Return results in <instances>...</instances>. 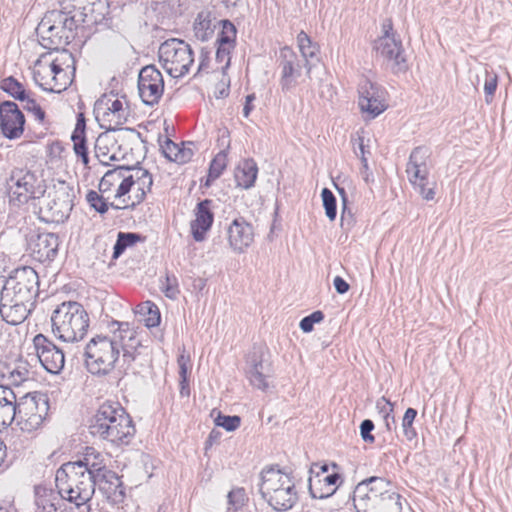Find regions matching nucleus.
Masks as SVG:
<instances>
[{
    "label": "nucleus",
    "instance_id": "obj_1",
    "mask_svg": "<svg viewBox=\"0 0 512 512\" xmlns=\"http://www.w3.org/2000/svg\"><path fill=\"white\" fill-rule=\"evenodd\" d=\"M141 341L137 331L126 322L114 321L107 334H98L90 339L85 347V363L88 371L94 375L112 373L123 358L132 361L139 354Z\"/></svg>",
    "mask_w": 512,
    "mask_h": 512
},
{
    "label": "nucleus",
    "instance_id": "obj_2",
    "mask_svg": "<svg viewBox=\"0 0 512 512\" xmlns=\"http://www.w3.org/2000/svg\"><path fill=\"white\" fill-rule=\"evenodd\" d=\"M31 71L33 81L43 91L61 93L74 81L76 61L67 49L47 51L34 61Z\"/></svg>",
    "mask_w": 512,
    "mask_h": 512
},
{
    "label": "nucleus",
    "instance_id": "obj_3",
    "mask_svg": "<svg viewBox=\"0 0 512 512\" xmlns=\"http://www.w3.org/2000/svg\"><path fill=\"white\" fill-rule=\"evenodd\" d=\"M90 431L112 443L129 444L135 435V426L128 413L119 403L104 402L97 409Z\"/></svg>",
    "mask_w": 512,
    "mask_h": 512
},
{
    "label": "nucleus",
    "instance_id": "obj_4",
    "mask_svg": "<svg viewBox=\"0 0 512 512\" xmlns=\"http://www.w3.org/2000/svg\"><path fill=\"white\" fill-rule=\"evenodd\" d=\"M357 512H402L400 495L383 478H371L360 483L353 494Z\"/></svg>",
    "mask_w": 512,
    "mask_h": 512
},
{
    "label": "nucleus",
    "instance_id": "obj_5",
    "mask_svg": "<svg viewBox=\"0 0 512 512\" xmlns=\"http://www.w3.org/2000/svg\"><path fill=\"white\" fill-rule=\"evenodd\" d=\"M79 27L71 11H48L37 28L39 43L49 51H61L76 39Z\"/></svg>",
    "mask_w": 512,
    "mask_h": 512
},
{
    "label": "nucleus",
    "instance_id": "obj_6",
    "mask_svg": "<svg viewBox=\"0 0 512 512\" xmlns=\"http://www.w3.org/2000/svg\"><path fill=\"white\" fill-rule=\"evenodd\" d=\"M96 481L91 472L78 462L64 463L56 473V486L63 499L81 507L95 492Z\"/></svg>",
    "mask_w": 512,
    "mask_h": 512
},
{
    "label": "nucleus",
    "instance_id": "obj_7",
    "mask_svg": "<svg viewBox=\"0 0 512 512\" xmlns=\"http://www.w3.org/2000/svg\"><path fill=\"white\" fill-rule=\"evenodd\" d=\"M52 333L60 341H81L90 326V317L84 306L75 301L63 302L51 316Z\"/></svg>",
    "mask_w": 512,
    "mask_h": 512
},
{
    "label": "nucleus",
    "instance_id": "obj_8",
    "mask_svg": "<svg viewBox=\"0 0 512 512\" xmlns=\"http://www.w3.org/2000/svg\"><path fill=\"white\" fill-rule=\"evenodd\" d=\"M4 194L12 207L40 199L46 192L45 180L26 166L13 167L4 183Z\"/></svg>",
    "mask_w": 512,
    "mask_h": 512
},
{
    "label": "nucleus",
    "instance_id": "obj_9",
    "mask_svg": "<svg viewBox=\"0 0 512 512\" xmlns=\"http://www.w3.org/2000/svg\"><path fill=\"white\" fill-rule=\"evenodd\" d=\"M260 493L277 511H287L297 502L298 492L293 477L280 469L268 468L262 472Z\"/></svg>",
    "mask_w": 512,
    "mask_h": 512
},
{
    "label": "nucleus",
    "instance_id": "obj_10",
    "mask_svg": "<svg viewBox=\"0 0 512 512\" xmlns=\"http://www.w3.org/2000/svg\"><path fill=\"white\" fill-rule=\"evenodd\" d=\"M95 141V154L102 163L128 158L140 133L134 128H104Z\"/></svg>",
    "mask_w": 512,
    "mask_h": 512
},
{
    "label": "nucleus",
    "instance_id": "obj_11",
    "mask_svg": "<svg viewBox=\"0 0 512 512\" xmlns=\"http://www.w3.org/2000/svg\"><path fill=\"white\" fill-rule=\"evenodd\" d=\"M95 119L101 128H124L132 115L126 95L108 92L101 95L94 105Z\"/></svg>",
    "mask_w": 512,
    "mask_h": 512
},
{
    "label": "nucleus",
    "instance_id": "obj_12",
    "mask_svg": "<svg viewBox=\"0 0 512 512\" xmlns=\"http://www.w3.org/2000/svg\"><path fill=\"white\" fill-rule=\"evenodd\" d=\"M162 68L173 78L187 75L194 66V52L184 40L171 38L164 41L158 50Z\"/></svg>",
    "mask_w": 512,
    "mask_h": 512
},
{
    "label": "nucleus",
    "instance_id": "obj_13",
    "mask_svg": "<svg viewBox=\"0 0 512 512\" xmlns=\"http://www.w3.org/2000/svg\"><path fill=\"white\" fill-rule=\"evenodd\" d=\"M48 399L39 393H28L16 401L15 419L22 431L33 432L41 428L48 416Z\"/></svg>",
    "mask_w": 512,
    "mask_h": 512
},
{
    "label": "nucleus",
    "instance_id": "obj_14",
    "mask_svg": "<svg viewBox=\"0 0 512 512\" xmlns=\"http://www.w3.org/2000/svg\"><path fill=\"white\" fill-rule=\"evenodd\" d=\"M427 158V150L421 147L414 149L410 155L406 172L410 184L422 199L434 201L436 198L437 182L429 178Z\"/></svg>",
    "mask_w": 512,
    "mask_h": 512
},
{
    "label": "nucleus",
    "instance_id": "obj_15",
    "mask_svg": "<svg viewBox=\"0 0 512 512\" xmlns=\"http://www.w3.org/2000/svg\"><path fill=\"white\" fill-rule=\"evenodd\" d=\"M122 209H134L143 203L152 191V174L142 167L127 168Z\"/></svg>",
    "mask_w": 512,
    "mask_h": 512
},
{
    "label": "nucleus",
    "instance_id": "obj_16",
    "mask_svg": "<svg viewBox=\"0 0 512 512\" xmlns=\"http://www.w3.org/2000/svg\"><path fill=\"white\" fill-rule=\"evenodd\" d=\"M340 483L335 465L315 463L310 469L309 491L314 498L323 499L334 494Z\"/></svg>",
    "mask_w": 512,
    "mask_h": 512
},
{
    "label": "nucleus",
    "instance_id": "obj_17",
    "mask_svg": "<svg viewBox=\"0 0 512 512\" xmlns=\"http://www.w3.org/2000/svg\"><path fill=\"white\" fill-rule=\"evenodd\" d=\"M38 284V274L32 267L17 268L4 287L3 298L14 297L19 301L30 302Z\"/></svg>",
    "mask_w": 512,
    "mask_h": 512
},
{
    "label": "nucleus",
    "instance_id": "obj_18",
    "mask_svg": "<svg viewBox=\"0 0 512 512\" xmlns=\"http://www.w3.org/2000/svg\"><path fill=\"white\" fill-rule=\"evenodd\" d=\"M127 168L125 166H118L109 169L100 179L98 189L100 193L107 196L111 207L115 209H122V196L125 192V183Z\"/></svg>",
    "mask_w": 512,
    "mask_h": 512
},
{
    "label": "nucleus",
    "instance_id": "obj_19",
    "mask_svg": "<svg viewBox=\"0 0 512 512\" xmlns=\"http://www.w3.org/2000/svg\"><path fill=\"white\" fill-rule=\"evenodd\" d=\"M26 117L13 101L0 103V132L9 139H19L25 132Z\"/></svg>",
    "mask_w": 512,
    "mask_h": 512
},
{
    "label": "nucleus",
    "instance_id": "obj_20",
    "mask_svg": "<svg viewBox=\"0 0 512 512\" xmlns=\"http://www.w3.org/2000/svg\"><path fill=\"white\" fill-rule=\"evenodd\" d=\"M139 95L148 105L159 102L164 92L162 73L154 66L148 65L141 69L138 77Z\"/></svg>",
    "mask_w": 512,
    "mask_h": 512
},
{
    "label": "nucleus",
    "instance_id": "obj_21",
    "mask_svg": "<svg viewBox=\"0 0 512 512\" xmlns=\"http://www.w3.org/2000/svg\"><path fill=\"white\" fill-rule=\"evenodd\" d=\"M358 105L361 113L367 118H376L388 108L386 92L365 81L359 89Z\"/></svg>",
    "mask_w": 512,
    "mask_h": 512
},
{
    "label": "nucleus",
    "instance_id": "obj_22",
    "mask_svg": "<svg viewBox=\"0 0 512 512\" xmlns=\"http://www.w3.org/2000/svg\"><path fill=\"white\" fill-rule=\"evenodd\" d=\"M36 354L43 367L50 373H59L65 364L64 353L45 335L37 334L33 339Z\"/></svg>",
    "mask_w": 512,
    "mask_h": 512
},
{
    "label": "nucleus",
    "instance_id": "obj_23",
    "mask_svg": "<svg viewBox=\"0 0 512 512\" xmlns=\"http://www.w3.org/2000/svg\"><path fill=\"white\" fill-rule=\"evenodd\" d=\"M95 481L106 501L118 509H123L126 495L121 478L114 471L104 470Z\"/></svg>",
    "mask_w": 512,
    "mask_h": 512
},
{
    "label": "nucleus",
    "instance_id": "obj_24",
    "mask_svg": "<svg viewBox=\"0 0 512 512\" xmlns=\"http://www.w3.org/2000/svg\"><path fill=\"white\" fill-rule=\"evenodd\" d=\"M281 73L279 83L282 91H290L299 84L301 77V65L296 53L290 47H283L280 50Z\"/></svg>",
    "mask_w": 512,
    "mask_h": 512
},
{
    "label": "nucleus",
    "instance_id": "obj_25",
    "mask_svg": "<svg viewBox=\"0 0 512 512\" xmlns=\"http://www.w3.org/2000/svg\"><path fill=\"white\" fill-rule=\"evenodd\" d=\"M254 228L244 218L232 221L227 229V241L235 252H245L254 242Z\"/></svg>",
    "mask_w": 512,
    "mask_h": 512
},
{
    "label": "nucleus",
    "instance_id": "obj_26",
    "mask_svg": "<svg viewBox=\"0 0 512 512\" xmlns=\"http://www.w3.org/2000/svg\"><path fill=\"white\" fill-rule=\"evenodd\" d=\"M59 239L54 233H39L29 242L32 258L40 263L52 261L58 252Z\"/></svg>",
    "mask_w": 512,
    "mask_h": 512
},
{
    "label": "nucleus",
    "instance_id": "obj_27",
    "mask_svg": "<svg viewBox=\"0 0 512 512\" xmlns=\"http://www.w3.org/2000/svg\"><path fill=\"white\" fill-rule=\"evenodd\" d=\"M86 130V117L84 113L79 112L76 116L75 127L71 133L72 149L77 162H80L85 170H89L90 156Z\"/></svg>",
    "mask_w": 512,
    "mask_h": 512
},
{
    "label": "nucleus",
    "instance_id": "obj_28",
    "mask_svg": "<svg viewBox=\"0 0 512 512\" xmlns=\"http://www.w3.org/2000/svg\"><path fill=\"white\" fill-rule=\"evenodd\" d=\"M375 56L391 66H399L405 62L403 47L395 37L380 36L373 44Z\"/></svg>",
    "mask_w": 512,
    "mask_h": 512
},
{
    "label": "nucleus",
    "instance_id": "obj_29",
    "mask_svg": "<svg viewBox=\"0 0 512 512\" xmlns=\"http://www.w3.org/2000/svg\"><path fill=\"white\" fill-rule=\"evenodd\" d=\"M214 221L212 201L205 199L199 202L194 210V219L190 223L191 234L195 241H203Z\"/></svg>",
    "mask_w": 512,
    "mask_h": 512
},
{
    "label": "nucleus",
    "instance_id": "obj_30",
    "mask_svg": "<svg viewBox=\"0 0 512 512\" xmlns=\"http://www.w3.org/2000/svg\"><path fill=\"white\" fill-rule=\"evenodd\" d=\"M220 25L221 30L216 40V57L220 62H226V64H228L231 59V53L236 46L237 29L229 20H222Z\"/></svg>",
    "mask_w": 512,
    "mask_h": 512
},
{
    "label": "nucleus",
    "instance_id": "obj_31",
    "mask_svg": "<svg viewBox=\"0 0 512 512\" xmlns=\"http://www.w3.org/2000/svg\"><path fill=\"white\" fill-rule=\"evenodd\" d=\"M28 301H19L14 297L3 298L1 296L0 314L5 322L11 325L22 323L27 315Z\"/></svg>",
    "mask_w": 512,
    "mask_h": 512
},
{
    "label": "nucleus",
    "instance_id": "obj_32",
    "mask_svg": "<svg viewBox=\"0 0 512 512\" xmlns=\"http://www.w3.org/2000/svg\"><path fill=\"white\" fill-rule=\"evenodd\" d=\"M160 146L165 157L178 164L188 163L194 155L190 146H186L184 143H175L169 138H165Z\"/></svg>",
    "mask_w": 512,
    "mask_h": 512
},
{
    "label": "nucleus",
    "instance_id": "obj_33",
    "mask_svg": "<svg viewBox=\"0 0 512 512\" xmlns=\"http://www.w3.org/2000/svg\"><path fill=\"white\" fill-rule=\"evenodd\" d=\"M16 415V396L10 388L0 386V430L9 426Z\"/></svg>",
    "mask_w": 512,
    "mask_h": 512
},
{
    "label": "nucleus",
    "instance_id": "obj_34",
    "mask_svg": "<svg viewBox=\"0 0 512 512\" xmlns=\"http://www.w3.org/2000/svg\"><path fill=\"white\" fill-rule=\"evenodd\" d=\"M258 168L254 160L245 159L235 169V180L239 187L250 188L257 178Z\"/></svg>",
    "mask_w": 512,
    "mask_h": 512
},
{
    "label": "nucleus",
    "instance_id": "obj_35",
    "mask_svg": "<svg viewBox=\"0 0 512 512\" xmlns=\"http://www.w3.org/2000/svg\"><path fill=\"white\" fill-rule=\"evenodd\" d=\"M134 312L146 327L154 328L160 325L161 313L154 302L150 300L141 302L136 306Z\"/></svg>",
    "mask_w": 512,
    "mask_h": 512
},
{
    "label": "nucleus",
    "instance_id": "obj_36",
    "mask_svg": "<svg viewBox=\"0 0 512 512\" xmlns=\"http://www.w3.org/2000/svg\"><path fill=\"white\" fill-rule=\"evenodd\" d=\"M53 204L58 208V212L61 213V218L71 210L73 206V190L66 182H60L58 186H55Z\"/></svg>",
    "mask_w": 512,
    "mask_h": 512
},
{
    "label": "nucleus",
    "instance_id": "obj_37",
    "mask_svg": "<svg viewBox=\"0 0 512 512\" xmlns=\"http://www.w3.org/2000/svg\"><path fill=\"white\" fill-rule=\"evenodd\" d=\"M77 462L89 470L94 478H97L99 474L107 470L105 468L103 455L93 447H87L83 455V460Z\"/></svg>",
    "mask_w": 512,
    "mask_h": 512
},
{
    "label": "nucleus",
    "instance_id": "obj_38",
    "mask_svg": "<svg viewBox=\"0 0 512 512\" xmlns=\"http://www.w3.org/2000/svg\"><path fill=\"white\" fill-rule=\"evenodd\" d=\"M227 165L228 152L226 150H222L219 153H217L211 160L204 185L206 187L211 186L212 183L223 174V172L227 168Z\"/></svg>",
    "mask_w": 512,
    "mask_h": 512
},
{
    "label": "nucleus",
    "instance_id": "obj_39",
    "mask_svg": "<svg viewBox=\"0 0 512 512\" xmlns=\"http://www.w3.org/2000/svg\"><path fill=\"white\" fill-rule=\"evenodd\" d=\"M193 30L195 36L201 41H206L213 35L212 16L209 11H201L197 14Z\"/></svg>",
    "mask_w": 512,
    "mask_h": 512
},
{
    "label": "nucleus",
    "instance_id": "obj_40",
    "mask_svg": "<svg viewBox=\"0 0 512 512\" xmlns=\"http://www.w3.org/2000/svg\"><path fill=\"white\" fill-rule=\"evenodd\" d=\"M145 237L131 232H119L114 245L113 258L117 259L129 248L135 247L138 243L144 242Z\"/></svg>",
    "mask_w": 512,
    "mask_h": 512
},
{
    "label": "nucleus",
    "instance_id": "obj_41",
    "mask_svg": "<svg viewBox=\"0 0 512 512\" xmlns=\"http://www.w3.org/2000/svg\"><path fill=\"white\" fill-rule=\"evenodd\" d=\"M0 88L20 102L27 99V96L31 93L23 83L12 76L4 78L0 83Z\"/></svg>",
    "mask_w": 512,
    "mask_h": 512
},
{
    "label": "nucleus",
    "instance_id": "obj_42",
    "mask_svg": "<svg viewBox=\"0 0 512 512\" xmlns=\"http://www.w3.org/2000/svg\"><path fill=\"white\" fill-rule=\"evenodd\" d=\"M22 102L23 108L34 117L35 121L39 124L46 123V112L41 104L34 98L33 92H31L27 96V99H24Z\"/></svg>",
    "mask_w": 512,
    "mask_h": 512
},
{
    "label": "nucleus",
    "instance_id": "obj_43",
    "mask_svg": "<svg viewBox=\"0 0 512 512\" xmlns=\"http://www.w3.org/2000/svg\"><path fill=\"white\" fill-rule=\"evenodd\" d=\"M177 364L179 367V375L181 379V389L183 390L188 386V379L192 368L191 356L185 348H183L178 355Z\"/></svg>",
    "mask_w": 512,
    "mask_h": 512
},
{
    "label": "nucleus",
    "instance_id": "obj_44",
    "mask_svg": "<svg viewBox=\"0 0 512 512\" xmlns=\"http://www.w3.org/2000/svg\"><path fill=\"white\" fill-rule=\"evenodd\" d=\"M417 417V410L408 408L402 418V431L406 440L413 441L417 438V430L414 427V421Z\"/></svg>",
    "mask_w": 512,
    "mask_h": 512
},
{
    "label": "nucleus",
    "instance_id": "obj_45",
    "mask_svg": "<svg viewBox=\"0 0 512 512\" xmlns=\"http://www.w3.org/2000/svg\"><path fill=\"white\" fill-rule=\"evenodd\" d=\"M298 48L305 59L314 58L319 53V46L312 42L311 38L301 31L297 35Z\"/></svg>",
    "mask_w": 512,
    "mask_h": 512
},
{
    "label": "nucleus",
    "instance_id": "obj_46",
    "mask_svg": "<svg viewBox=\"0 0 512 512\" xmlns=\"http://www.w3.org/2000/svg\"><path fill=\"white\" fill-rule=\"evenodd\" d=\"M378 412L382 415L385 420V425L388 431L392 430V426L395 424L394 416V403H392L385 396L381 397L376 404Z\"/></svg>",
    "mask_w": 512,
    "mask_h": 512
},
{
    "label": "nucleus",
    "instance_id": "obj_47",
    "mask_svg": "<svg viewBox=\"0 0 512 512\" xmlns=\"http://www.w3.org/2000/svg\"><path fill=\"white\" fill-rule=\"evenodd\" d=\"M86 200L93 209L101 214L106 213L109 209V206H111L107 196L103 193H100L99 190L88 191L86 194Z\"/></svg>",
    "mask_w": 512,
    "mask_h": 512
},
{
    "label": "nucleus",
    "instance_id": "obj_48",
    "mask_svg": "<svg viewBox=\"0 0 512 512\" xmlns=\"http://www.w3.org/2000/svg\"><path fill=\"white\" fill-rule=\"evenodd\" d=\"M321 198L326 216L330 221H334L337 216L336 197L330 189L323 188L321 191Z\"/></svg>",
    "mask_w": 512,
    "mask_h": 512
},
{
    "label": "nucleus",
    "instance_id": "obj_49",
    "mask_svg": "<svg viewBox=\"0 0 512 512\" xmlns=\"http://www.w3.org/2000/svg\"><path fill=\"white\" fill-rule=\"evenodd\" d=\"M215 424L219 427L224 428L226 431H235L240 427L241 418L239 416H227L220 412L215 417Z\"/></svg>",
    "mask_w": 512,
    "mask_h": 512
},
{
    "label": "nucleus",
    "instance_id": "obj_50",
    "mask_svg": "<svg viewBox=\"0 0 512 512\" xmlns=\"http://www.w3.org/2000/svg\"><path fill=\"white\" fill-rule=\"evenodd\" d=\"M227 497L229 505H231L235 510L243 507L248 500L246 490L243 487L233 488L228 493Z\"/></svg>",
    "mask_w": 512,
    "mask_h": 512
},
{
    "label": "nucleus",
    "instance_id": "obj_51",
    "mask_svg": "<svg viewBox=\"0 0 512 512\" xmlns=\"http://www.w3.org/2000/svg\"><path fill=\"white\" fill-rule=\"evenodd\" d=\"M162 291L166 297L175 299L180 293L179 284L175 275L167 274L162 284Z\"/></svg>",
    "mask_w": 512,
    "mask_h": 512
},
{
    "label": "nucleus",
    "instance_id": "obj_52",
    "mask_svg": "<svg viewBox=\"0 0 512 512\" xmlns=\"http://www.w3.org/2000/svg\"><path fill=\"white\" fill-rule=\"evenodd\" d=\"M323 319L324 314L322 311H314L300 321V328L303 332L309 333L314 329V324L320 323Z\"/></svg>",
    "mask_w": 512,
    "mask_h": 512
},
{
    "label": "nucleus",
    "instance_id": "obj_53",
    "mask_svg": "<svg viewBox=\"0 0 512 512\" xmlns=\"http://www.w3.org/2000/svg\"><path fill=\"white\" fill-rule=\"evenodd\" d=\"M230 80L225 73H221L218 82L214 85L213 94L216 98H225L229 95Z\"/></svg>",
    "mask_w": 512,
    "mask_h": 512
},
{
    "label": "nucleus",
    "instance_id": "obj_54",
    "mask_svg": "<svg viewBox=\"0 0 512 512\" xmlns=\"http://www.w3.org/2000/svg\"><path fill=\"white\" fill-rule=\"evenodd\" d=\"M497 77L493 76L488 79H486L484 84V92L486 97V102L490 103L493 99V96L495 94V91L497 89Z\"/></svg>",
    "mask_w": 512,
    "mask_h": 512
},
{
    "label": "nucleus",
    "instance_id": "obj_55",
    "mask_svg": "<svg viewBox=\"0 0 512 512\" xmlns=\"http://www.w3.org/2000/svg\"><path fill=\"white\" fill-rule=\"evenodd\" d=\"M360 150H361V162H362V167H363V171H362L363 178L366 182H369L371 180L372 173L369 169L368 159L365 155L366 152H365V148H364L362 139L360 140Z\"/></svg>",
    "mask_w": 512,
    "mask_h": 512
},
{
    "label": "nucleus",
    "instance_id": "obj_56",
    "mask_svg": "<svg viewBox=\"0 0 512 512\" xmlns=\"http://www.w3.org/2000/svg\"><path fill=\"white\" fill-rule=\"evenodd\" d=\"M361 436L365 441L370 443L374 442V436L371 435V431L374 429V424L371 420H364L360 426Z\"/></svg>",
    "mask_w": 512,
    "mask_h": 512
},
{
    "label": "nucleus",
    "instance_id": "obj_57",
    "mask_svg": "<svg viewBox=\"0 0 512 512\" xmlns=\"http://www.w3.org/2000/svg\"><path fill=\"white\" fill-rule=\"evenodd\" d=\"M334 287L339 294L348 292L349 284L340 276H336L333 281Z\"/></svg>",
    "mask_w": 512,
    "mask_h": 512
},
{
    "label": "nucleus",
    "instance_id": "obj_58",
    "mask_svg": "<svg viewBox=\"0 0 512 512\" xmlns=\"http://www.w3.org/2000/svg\"><path fill=\"white\" fill-rule=\"evenodd\" d=\"M256 97H255V94H249L246 96L245 98V104H244V108H243V116L244 117H248L251 113V111L254 109V101H255Z\"/></svg>",
    "mask_w": 512,
    "mask_h": 512
},
{
    "label": "nucleus",
    "instance_id": "obj_59",
    "mask_svg": "<svg viewBox=\"0 0 512 512\" xmlns=\"http://www.w3.org/2000/svg\"><path fill=\"white\" fill-rule=\"evenodd\" d=\"M382 36L395 37L393 22L391 19H386L382 24Z\"/></svg>",
    "mask_w": 512,
    "mask_h": 512
},
{
    "label": "nucleus",
    "instance_id": "obj_60",
    "mask_svg": "<svg viewBox=\"0 0 512 512\" xmlns=\"http://www.w3.org/2000/svg\"><path fill=\"white\" fill-rule=\"evenodd\" d=\"M253 383L257 384L259 387L266 388L268 384L265 381V377L262 373L256 372L253 377Z\"/></svg>",
    "mask_w": 512,
    "mask_h": 512
},
{
    "label": "nucleus",
    "instance_id": "obj_61",
    "mask_svg": "<svg viewBox=\"0 0 512 512\" xmlns=\"http://www.w3.org/2000/svg\"><path fill=\"white\" fill-rule=\"evenodd\" d=\"M10 379L13 384H19L25 379V377L22 375L20 371L14 369L10 372Z\"/></svg>",
    "mask_w": 512,
    "mask_h": 512
},
{
    "label": "nucleus",
    "instance_id": "obj_62",
    "mask_svg": "<svg viewBox=\"0 0 512 512\" xmlns=\"http://www.w3.org/2000/svg\"><path fill=\"white\" fill-rule=\"evenodd\" d=\"M0 512H17V509L12 502L3 501L0 502Z\"/></svg>",
    "mask_w": 512,
    "mask_h": 512
},
{
    "label": "nucleus",
    "instance_id": "obj_63",
    "mask_svg": "<svg viewBox=\"0 0 512 512\" xmlns=\"http://www.w3.org/2000/svg\"><path fill=\"white\" fill-rule=\"evenodd\" d=\"M7 456V449L4 442L0 439V467L4 463Z\"/></svg>",
    "mask_w": 512,
    "mask_h": 512
},
{
    "label": "nucleus",
    "instance_id": "obj_64",
    "mask_svg": "<svg viewBox=\"0 0 512 512\" xmlns=\"http://www.w3.org/2000/svg\"><path fill=\"white\" fill-rule=\"evenodd\" d=\"M51 511H56V507L54 506V504H51V509H49V512Z\"/></svg>",
    "mask_w": 512,
    "mask_h": 512
}]
</instances>
